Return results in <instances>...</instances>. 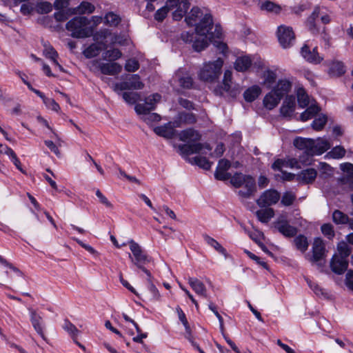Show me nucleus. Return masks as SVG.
Instances as JSON below:
<instances>
[{
	"instance_id": "nucleus-1",
	"label": "nucleus",
	"mask_w": 353,
	"mask_h": 353,
	"mask_svg": "<svg viewBox=\"0 0 353 353\" xmlns=\"http://www.w3.org/2000/svg\"><path fill=\"white\" fill-rule=\"evenodd\" d=\"M195 33L183 32L181 39L185 43H192V48L196 52L205 50L214 39H219L222 35V28L219 25H215L213 29V19L210 14H205L200 21L195 25Z\"/></svg>"
},
{
	"instance_id": "nucleus-2",
	"label": "nucleus",
	"mask_w": 353,
	"mask_h": 353,
	"mask_svg": "<svg viewBox=\"0 0 353 353\" xmlns=\"http://www.w3.org/2000/svg\"><path fill=\"white\" fill-rule=\"evenodd\" d=\"M90 21L85 17H74L65 24V28L70 32V36L77 39H84L92 35L94 28L89 26Z\"/></svg>"
},
{
	"instance_id": "nucleus-3",
	"label": "nucleus",
	"mask_w": 353,
	"mask_h": 353,
	"mask_svg": "<svg viewBox=\"0 0 353 353\" xmlns=\"http://www.w3.org/2000/svg\"><path fill=\"white\" fill-rule=\"evenodd\" d=\"M223 65V60L221 58L204 63L199 73L200 79L207 82H213L219 79Z\"/></svg>"
},
{
	"instance_id": "nucleus-4",
	"label": "nucleus",
	"mask_w": 353,
	"mask_h": 353,
	"mask_svg": "<svg viewBox=\"0 0 353 353\" xmlns=\"http://www.w3.org/2000/svg\"><path fill=\"white\" fill-rule=\"evenodd\" d=\"M128 244L132 254H129V258L131 259L132 263L141 270L146 275H149L150 271L144 265L150 261V257L145 253L139 244L134 240H130Z\"/></svg>"
},
{
	"instance_id": "nucleus-5",
	"label": "nucleus",
	"mask_w": 353,
	"mask_h": 353,
	"mask_svg": "<svg viewBox=\"0 0 353 353\" xmlns=\"http://www.w3.org/2000/svg\"><path fill=\"white\" fill-rule=\"evenodd\" d=\"M294 145L303 154L299 155V161L305 165H310L314 157V139L296 137L293 141Z\"/></svg>"
},
{
	"instance_id": "nucleus-6",
	"label": "nucleus",
	"mask_w": 353,
	"mask_h": 353,
	"mask_svg": "<svg viewBox=\"0 0 353 353\" xmlns=\"http://www.w3.org/2000/svg\"><path fill=\"white\" fill-rule=\"evenodd\" d=\"M312 255H306V259L312 263L322 266V261L326 257V248L323 240L319 237L314 239L312 245Z\"/></svg>"
},
{
	"instance_id": "nucleus-7",
	"label": "nucleus",
	"mask_w": 353,
	"mask_h": 353,
	"mask_svg": "<svg viewBox=\"0 0 353 353\" xmlns=\"http://www.w3.org/2000/svg\"><path fill=\"white\" fill-rule=\"evenodd\" d=\"M277 38L280 45L283 48L291 47L295 41V34L292 28L281 25L277 28Z\"/></svg>"
},
{
	"instance_id": "nucleus-8",
	"label": "nucleus",
	"mask_w": 353,
	"mask_h": 353,
	"mask_svg": "<svg viewBox=\"0 0 353 353\" xmlns=\"http://www.w3.org/2000/svg\"><path fill=\"white\" fill-rule=\"evenodd\" d=\"M166 3L170 9H176L172 13L173 19L175 21L181 20L190 6V0H167Z\"/></svg>"
},
{
	"instance_id": "nucleus-9",
	"label": "nucleus",
	"mask_w": 353,
	"mask_h": 353,
	"mask_svg": "<svg viewBox=\"0 0 353 353\" xmlns=\"http://www.w3.org/2000/svg\"><path fill=\"white\" fill-rule=\"evenodd\" d=\"M280 198L281 194L277 190L270 189L264 191L256 202L259 207L265 208L275 205Z\"/></svg>"
},
{
	"instance_id": "nucleus-10",
	"label": "nucleus",
	"mask_w": 353,
	"mask_h": 353,
	"mask_svg": "<svg viewBox=\"0 0 353 353\" xmlns=\"http://www.w3.org/2000/svg\"><path fill=\"white\" fill-rule=\"evenodd\" d=\"M161 95L156 93L148 97L143 103L136 104L134 110L138 114L143 115L155 109L157 102L161 100Z\"/></svg>"
},
{
	"instance_id": "nucleus-11",
	"label": "nucleus",
	"mask_w": 353,
	"mask_h": 353,
	"mask_svg": "<svg viewBox=\"0 0 353 353\" xmlns=\"http://www.w3.org/2000/svg\"><path fill=\"white\" fill-rule=\"evenodd\" d=\"M161 95L156 93L148 97L143 103L136 104L134 110L138 114L143 115L155 109L157 102L161 100Z\"/></svg>"
},
{
	"instance_id": "nucleus-12",
	"label": "nucleus",
	"mask_w": 353,
	"mask_h": 353,
	"mask_svg": "<svg viewBox=\"0 0 353 353\" xmlns=\"http://www.w3.org/2000/svg\"><path fill=\"white\" fill-rule=\"evenodd\" d=\"M220 88L233 98L236 97L241 92L240 86L237 84H233L232 73L229 70H225L224 72L223 85Z\"/></svg>"
},
{
	"instance_id": "nucleus-13",
	"label": "nucleus",
	"mask_w": 353,
	"mask_h": 353,
	"mask_svg": "<svg viewBox=\"0 0 353 353\" xmlns=\"http://www.w3.org/2000/svg\"><path fill=\"white\" fill-rule=\"evenodd\" d=\"M274 228L285 237H294L296 235L298 229L291 225L283 216L280 217L275 223Z\"/></svg>"
},
{
	"instance_id": "nucleus-14",
	"label": "nucleus",
	"mask_w": 353,
	"mask_h": 353,
	"mask_svg": "<svg viewBox=\"0 0 353 353\" xmlns=\"http://www.w3.org/2000/svg\"><path fill=\"white\" fill-rule=\"evenodd\" d=\"M242 186L243 189L236 192L237 195L241 200L252 197L257 190L256 181L251 175L246 177V180Z\"/></svg>"
},
{
	"instance_id": "nucleus-15",
	"label": "nucleus",
	"mask_w": 353,
	"mask_h": 353,
	"mask_svg": "<svg viewBox=\"0 0 353 353\" xmlns=\"http://www.w3.org/2000/svg\"><path fill=\"white\" fill-rule=\"evenodd\" d=\"M205 148L208 150H211L212 148L208 143L205 145L201 144L200 143H187L179 145V149L183 155H190L192 154H197L199 153L201 150Z\"/></svg>"
},
{
	"instance_id": "nucleus-16",
	"label": "nucleus",
	"mask_w": 353,
	"mask_h": 353,
	"mask_svg": "<svg viewBox=\"0 0 353 353\" xmlns=\"http://www.w3.org/2000/svg\"><path fill=\"white\" fill-rule=\"evenodd\" d=\"M296 99L293 95H287L280 108V113L284 117H291L294 112Z\"/></svg>"
},
{
	"instance_id": "nucleus-17",
	"label": "nucleus",
	"mask_w": 353,
	"mask_h": 353,
	"mask_svg": "<svg viewBox=\"0 0 353 353\" xmlns=\"http://www.w3.org/2000/svg\"><path fill=\"white\" fill-rule=\"evenodd\" d=\"M28 311L30 316V321L34 329L43 340H46V336L43 330V327L42 317L39 314H37L35 310L32 307H29Z\"/></svg>"
},
{
	"instance_id": "nucleus-18",
	"label": "nucleus",
	"mask_w": 353,
	"mask_h": 353,
	"mask_svg": "<svg viewBox=\"0 0 353 353\" xmlns=\"http://www.w3.org/2000/svg\"><path fill=\"white\" fill-rule=\"evenodd\" d=\"M102 74L106 75H117L122 70V66L116 62L101 63L96 61Z\"/></svg>"
},
{
	"instance_id": "nucleus-19",
	"label": "nucleus",
	"mask_w": 353,
	"mask_h": 353,
	"mask_svg": "<svg viewBox=\"0 0 353 353\" xmlns=\"http://www.w3.org/2000/svg\"><path fill=\"white\" fill-rule=\"evenodd\" d=\"M348 267V261L347 259L340 258L334 255L330 262V268L332 272L337 274H342L344 273Z\"/></svg>"
},
{
	"instance_id": "nucleus-20",
	"label": "nucleus",
	"mask_w": 353,
	"mask_h": 353,
	"mask_svg": "<svg viewBox=\"0 0 353 353\" xmlns=\"http://www.w3.org/2000/svg\"><path fill=\"white\" fill-rule=\"evenodd\" d=\"M301 53L303 57L310 63H319L323 60V58L319 56L316 48L311 51L307 45H304L301 48Z\"/></svg>"
},
{
	"instance_id": "nucleus-21",
	"label": "nucleus",
	"mask_w": 353,
	"mask_h": 353,
	"mask_svg": "<svg viewBox=\"0 0 353 353\" xmlns=\"http://www.w3.org/2000/svg\"><path fill=\"white\" fill-rule=\"evenodd\" d=\"M292 87V81L288 79H279L276 85L272 90L276 92V94L279 95L280 97H283L288 94L291 90Z\"/></svg>"
},
{
	"instance_id": "nucleus-22",
	"label": "nucleus",
	"mask_w": 353,
	"mask_h": 353,
	"mask_svg": "<svg viewBox=\"0 0 353 353\" xmlns=\"http://www.w3.org/2000/svg\"><path fill=\"white\" fill-rule=\"evenodd\" d=\"M317 176V172L314 168H307L301 171L296 175V179L304 184L312 183Z\"/></svg>"
},
{
	"instance_id": "nucleus-23",
	"label": "nucleus",
	"mask_w": 353,
	"mask_h": 353,
	"mask_svg": "<svg viewBox=\"0 0 353 353\" xmlns=\"http://www.w3.org/2000/svg\"><path fill=\"white\" fill-rule=\"evenodd\" d=\"M201 137L199 132L192 128L182 130L179 134V138L182 141L196 142L199 141Z\"/></svg>"
},
{
	"instance_id": "nucleus-24",
	"label": "nucleus",
	"mask_w": 353,
	"mask_h": 353,
	"mask_svg": "<svg viewBox=\"0 0 353 353\" xmlns=\"http://www.w3.org/2000/svg\"><path fill=\"white\" fill-rule=\"evenodd\" d=\"M188 283L196 294L205 299L208 298L207 290L202 281L196 278L189 277Z\"/></svg>"
},
{
	"instance_id": "nucleus-25",
	"label": "nucleus",
	"mask_w": 353,
	"mask_h": 353,
	"mask_svg": "<svg viewBox=\"0 0 353 353\" xmlns=\"http://www.w3.org/2000/svg\"><path fill=\"white\" fill-rule=\"evenodd\" d=\"M282 97H280L279 95L276 94V92L272 90L263 98V105L266 109L272 110L279 103Z\"/></svg>"
},
{
	"instance_id": "nucleus-26",
	"label": "nucleus",
	"mask_w": 353,
	"mask_h": 353,
	"mask_svg": "<svg viewBox=\"0 0 353 353\" xmlns=\"http://www.w3.org/2000/svg\"><path fill=\"white\" fill-rule=\"evenodd\" d=\"M111 35V32L108 29H102L95 33L93 32V40L99 45L103 47V50L108 48L107 41L105 40Z\"/></svg>"
},
{
	"instance_id": "nucleus-27",
	"label": "nucleus",
	"mask_w": 353,
	"mask_h": 353,
	"mask_svg": "<svg viewBox=\"0 0 353 353\" xmlns=\"http://www.w3.org/2000/svg\"><path fill=\"white\" fill-rule=\"evenodd\" d=\"M346 72L345 66L341 61H333L329 68L328 74L330 77H339Z\"/></svg>"
},
{
	"instance_id": "nucleus-28",
	"label": "nucleus",
	"mask_w": 353,
	"mask_h": 353,
	"mask_svg": "<svg viewBox=\"0 0 353 353\" xmlns=\"http://www.w3.org/2000/svg\"><path fill=\"white\" fill-rule=\"evenodd\" d=\"M154 132L159 136L165 139H172L175 135V130L170 127V123L157 126L154 128Z\"/></svg>"
},
{
	"instance_id": "nucleus-29",
	"label": "nucleus",
	"mask_w": 353,
	"mask_h": 353,
	"mask_svg": "<svg viewBox=\"0 0 353 353\" xmlns=\"http://www.w3.org/2000/svg\"><path fill=\"white\" fill-rule=\"evenodd\" d=\"M203 237L208 245L213 248L216 252L222 254L225 259L228 257L227 250L216 240L206 234H203Z\"/></svg>"
},
{
	"instance_id": "nucleus-30",
	"label": "nucleus",
	"mask_w": 353,
	"mask_h": 353,
	"mask_svg": "<svg viewBox=\"0 0 353 353\" xmlns=\"http://www.w3.org/2000/svg\"><path fill=\"white\" fill-rule=\"evenodd\" d=\"M321 15V10L319 7L314 8L311 15L308 17L307 21V26L309 30L313 34H316L319 33V30L316 24V19Z\"/></svg>"
},
{
	"instance_id": "nucleus-31",
	"label": "nucleus",
	"mask_w": 353,
	"mask_h": 353,
	"mask_svg": "<svg viewBox=\"0 0 353 353\" xmlns=\"http://www.w3.org/2000/svg\"><path fill=\"white\" fill-rule=\"evenodd\" d=\"M252 65V60L249 56L238 57L234 62V68L238 72H245Z\"/></svg>"
},
{
	"instance_id": "nucleus-32",
	"label": "nucleus",
	"mask_w": 353,
	"mask_h": 353,
	"mask_svg": "<svg viewBox=\"0 0 353 353\" xmlns=\"http://www.w3.org/2000/svg\"><path fill=\"white\" fill-rule=\"evenodd\" d=\"M203 14L198 7H193L188 15L185 17V21L190 26H195L199 19L203 17Z\"/></svg>"
},
{
	"instance_id": "nucleus-33",
	"label": "nucleus",
	"mask_w": 353,
	"mask_h": 353,
	"mask_svg": "<svg viewBox=\"0 0 353 353\" xmlns=\"http://www.w3.org/2000/svg\"><path fill=\"white\" fill-rule=\"evenodd\" d=\"M261 93V88L257 85H252V86L248 88L244 92L243 97H244V99L247 102L250 103V102L254 101L256 99H257Z\"/></svg>"
},
{
	"instance_id": "nucleus-34",
	"label": "nucleus",
	"mask_w": 353,
	"mask_h": 353,
	"mask_svg": "<svg viewBox=\"0 0 353 353\" xmlns=\"http://www.w3.org/2000/svg\"><path fill=\"white\" fill-rule=\"evenodd\" d=\"M330 148V144L327 140L318 139L314 140V156L321 155Z\"/></svg>"
},
{
	"instance_id": "nucleus-35",
	"label": "nucleus",
	"mask_w": 353,
	"mask_h": 353,
	"mask_svg": "<svg viewBox=\"0 0 353 353\" xmlns=\"http://www.w3.org/2000/svg\"><path fill=\"white\" fill-rule=\"evenodd\" d=\"M125 83L128 85V90H141L144 87V84L141 81L138 74L130 75L126 79Z\"/></svg>"
},
{
	"instance_id": "nucleus-36",
	"label": "nucleus",
	"mask_w": 353,
	"mask_h": 353,
	"mask_svg": "<svg viewBox=\"0 0 353 353\" xmlns=\"http://www.w3.org/2000/svg\"><path fill=\"white\" fill-rule=\"evenodd\" d=\"M147 276V282H148V289L150 291L151 294V300L153 301H160L161 299V294L158 290V289L156 288L153 283V276H152L150 272H149V275Z\"/></svg>"
},
{
	"instance_id": "nucleus-37",
	"label": "nucleus",
	"mask_w": 353,
	"mask_h": 353,
	"mask_svg": "<svg viewBox=\"0 0 353 353\" xmlns=\"http://www.w3.org/2000/svg\"><path fill=\"white\" fill-rule=\"evenodd\" d=\"M189 162L192 164H195L198 165L199 167L208 170L211 168V166L212 165V163L210 162L206 157H201L197 156L192 157L191 159H189Z\"/></svg>"
},
{
	"instance_id": "nucleus-38",
	"label": "nucleus",
	"mask_w": 353,
	"mask_h": 353,
	"mask_svg": "<svg viewBox=\"0 0 353 353\" xmlns=\"http://www.w3.org/2000/svg\"><path fill=\"white\" fill-rule=\"evenodd\" d=\"M293 242L296 248L303 253H304L308 248L309 243L307 238L303 234L296 236Z\"/></svg>"
},
{
	"instance_id": "nucleus-39",
	"label": "nucleus",
	"mask_w": 353,
	"mask_h": 353,
	"mask_svg": "<svg viewBox=\"0 0 353 353\" xmlns=\"http://www.w3.org/2000/svg\"><path fill=\"white\" fill-rule=\"evenodd\" d=\"M274 211L272 208H268L259 210L256 212V216L262 223H268L274 216Z\"/></svg>"
},
{
	"instance_id": "nucleus-40",
	"label": "nucleus",
	"mask_w": 353,
	"mask_h": 353,
	"mask_svg": "<svg viewBox=\"0 0 353 353\" xmlns=\"http://www.w3.org/2000/svg\"><path fill=\"white\" fill-rule=\"evenodd\" d=\"M102 49V46L94 43L86 48L83 50V54L86 58L91 59L99 55Z\"/></svg>"
},
{
	"instance_id": "nucleus-41",
	"label": "nucleus",
	"mask_w": 353,
	"mask_h": 353,
	"mask_svg": "<svg viewBox=\"0 0 353 353\" xmlns=\"http://www.w3.org/2000/svg\"><path fill=\"white\" fill-rule=\"evenodd\" d=\"M319 111L320 108L318 105L312 104L301 114V120L303 121H307L313 118Z\"/></svg>"
},
{
	"instance_id": "nucleus-42",
	"label": "nucleus",
	"mask_w": 353,
	"mask_h": 353,
	"mask_svg": "<svg viewBox=\"0 0 353 353\" xmlns=\"http://www.w3.org/2000/svg\"><path fill=\"white\" fill-rule=\"evenodd\" d=\"M95 10V7L90 2L82 1L79 6L74 8V13L83 14L85 13L91 14Z\"/></svg>"
},
{
	"instance_id": "nucleus-43",
	"label": "nucleus",
	"mask_w": 353,
	"mask_h": 353,
	"mask_svg": "<svg viewBox=\"0 0 353 353\" xmlns=\"http://www.w3.org/2000/svg\"><path fill=\"white\" fill-rule=\"evenodd\" d=\"M263 85L268 88H270L275 83L276 79V74L275 72L266 70L263 73Z\"/></svg>"
},
{
	"instance_id": "nucleus-44",
	"label": "nucleus",
	"mask_w": 353,
	"mask_h": 353,
	"mask_svg": "<svg viewBox=\"0 0 353 353\" xmlns=\"http://www.w3.org/2000/svg\"><path fill=\"white\" fill-rule=\"evenodd\" d=\"M250 175L243 174L241 172H236L233 176L231 175L230 183L236 188L242 187L243 183L246 180V177H249Z\"/></svg>"
},
{
	"instance_id": "nucleus-45",
	"label": "nucleus",
	"mask_w": 353,
	"mask_h": 353,
	"mask_svg": "<svg viewBox=\"0 0 353 353\" xmlns=\"http://www.w3.org/2000/svg\"><path fill=\"white\" fill-rule=\"evenodd\" d=\"M297 101L299 107L304 108L310 103V99L303 88H299L297 90Z\"/></svg>"
},
{
	"instance_id": "nucleus-46",
	"label": "nucleus",
	"mask_w": 353,
	"mask_h": 353,
	"mask_svg": "<svg viewBox=\"0 0 353 353\" xmlns=\"http://www.w3.org/2000/svg\"><path fill=\"white\" fill-rule=\"evenodd\" d=\"M332 220L336 224H346L349 223L350 219L347 214L336 210L332 213Z\"/></svg>"
},
{
	"instance_id": "nucleus-47",
	"label": "nucleus",
	"mask_w": 353,
	"mask_h": 353,
	"mask_svg": "<svg viewBox=\"0 0 353 353\" xmlns=\"http://www.w3.org/2000/svg\"><path fill=\"white\" fill-rule=\"evenodd\" d=\"M296 199V196L295 193L292 191H286L283 194L281 204L284 206H290L294 203Z\"/></svg>"
},
{
	"instance_id": "nucleus-48",
	"label": "nucleus",
	"mask_w": 353,
	"mask_h": 353,
	"mask_svg": "<svg viewBox=\"0 0 353 353\" xmlns=\"http://www.w3.org/2000/svg\"><path fill=\"white\" fill-rule=\"evenodd\" d=\"M122 56L121 52L117 48L106 50L103 53V59H108L110 61H116Z\"/></svg>"
},
{
	"instance_id": "nucleus-49",
	"label": "nucleus",
	"mask_w": 353,
	"mask_h": 353,
	"mask_svg": "<svg viewBox=\"0 0 353 353\" xmlns=\"http://www.w3.org/2000/svg\"><path fill=\"white\" fill-rule=\"evenodd\" d=\"M261 10H267L268 12H272L276 14H278L281 10V7L276 4L270 1H264L261 6Z\"/></svg>"
},
{
	"instance_id": "nucleus-50",
	"label": "nucleus",
	"mask_w": 353,
	"mask_h": 353,
	"mask_svg": "<svg viewBox=\"0 0 353 353\" xmlns=\"http://www.w3.org/2000/svg\"><path fill=\"white\" fill-rule=\"evenodd\" d=\"M183 124H194L196 122V115L192 112H183L179 114Z\"/></svg>"
},
{
	"instance_id": "nucleus-51",
	"label": "nucleus",
	"mask_w": 353,
	"mask_h": 353,
	"mask_svg": "<svg viewBox=\"0 0 353 353\" xmlns=\"http://www.w3.org/2000/svg\"><path fill=\"white\" fill-rule=\"evenodd\" d=\"M327 122V117L324 114L316 118L312 123V127L316 131L321 130Z\"/></svg>"
},
{
	"instance_id": "nucleus-52",
	"label": "nucleus",
	"mask_w": 353,
	"mask_h": 353,
	"mask_svg": "<svg viewBox=\"0 0 353 353\" xmlns=\"http://www.w3.org/2000/svg\"><path fill=\"white\" fill-rule=\"evenodd\" d=\"M63 328L71 335L72 339H74L79 332L76 326L68 319L64 321Z\"/></svg>"
},
{
	"instance_id": "nucleus-53",
	"label": "nucleus",
	"mask_w": 353,
	"mask_h": 353,
	"mask_svg": "<svg viewBox=\"0 0 353 353\" xmlns=\"http://www.w3.org/2000/svg\"><path fill=\"white\" fill-rule=\"evenodd\" d=\"M104 19L105 23L111 26H117L121 21L120 17L113 12L107 13Z\"/></svg>"
},
{
	"instance_id": "nucleus-54",
	"label": "nucleus",
	"mask_w": 353,
	"mask_h": 353,
	"mask_svg": "<svg viewBox=\"0 0 353 353\" xmlns=\"http://www.w3.org/2000/svg\"><path fill=\"white\" fill-rule=\"evenodd\" d=\"M170 8L166 4L160 9L157 10L154 14V19L159 22H161L167 17Z\"/></svg>"
},
{
	"instance_id": "nucleus-55",
	"label": "nucleus",
	"mask_w": 353,
	"mask_h": 353,
	"mask_svg": "<svg viewBox=\"0 0 353 353\" xmlns=\"http://www.w3.org/2000/svg\"><path fill=\"white\" fill-rule=\"evenodd\" d=\"M306 281L310 289L315 293V294L317 296H322L325 298L327 296V294L325 292L324 290L321 288L318 284L313 283L308 279H306Z\"/></svg>"
},
{
	"instance_id": "nucleus-56",
	"label": "nucleus",
	"mask_w": 353,
	"mask_h": 353,
	"mask_svg": "<svg viewBox=\"0 0 353 353\" xmlns=\"http://www.w3.org/2000/svg\"><path fill=\"white\" fill-rule=\"evenodd\" d=\"M338 251L339 254V256H338L345 259H347V257H348L351 253V249L344 242L340 243L338 245Z\"/></svg>"
},
{
	"instance_id": "nucleus-57",
	"label": "nucleus",
	"mask_w": 353,
	"mask_h": 353,
	"mask_svg": "<svg viewBox=\"0 0 353 353\" xmlns=\"http://www.w3.org/2000/svg\"><path fill=\"white\" fill-rule=\"evenodd\" d=\"M321 230L323 234L329 239H332L335 235L333 226L330 223H324L322 225Z\"/></svg>"
},
{
	"instance_id": "nucleus-58",
	"label": "nucleus",
	"mask_w": 353,
	"mask_h": 353,
	"mask_svg": "<svg viewBox=\"0 0 353 353\" xmlns=\"http://www.w3.org/2000/svg\"><path fill=\"white\" fill-rule=\"evenodd\" d=\"M141 119L147 123L151 124L153 122H158L161 120V116L157 113L148 112L143 114Z\"/></svg>"
},
{
	"instance_id": "nucleus-59",
	"label": "nucleus",
	"mask_w": 353,
	"mask_h": 353,
	"mask_svg": "<svg viewBox=\"0 0 353 353\" xmlns=\"http://www.w3.org/2000/svg\"><path fill=\"white\" fill-rule=\"evenodd\" d=\"M345 150L342 146H336L329 152L328 154L334 159H341L345 154Z\"/></svg>"
},
{
	"instance_id": "nucleus-60",
	"label": "nucleus",
	"mask_w": 353,
	"mask_h": 353,
	"mask_svg": "<svg viewBox=\"0 0 353 353\" xmlns=\"http://www.w3.org/2000/svg\"><path fill=\"white\" fill-rule=\"evenodd\" d=\"M123 98L125 102L130 104H134L139 99V94L137 92H125L122 94Z\"/></svg>"
},
{
	"instance_id": "nucleus-61",
	"label": "nucleus",
	"mask_w": 353,
	"mask_h": 353,
	"mask_svg": "<svg viewBox=\"0 0 353 353\" xmlns=\"http://www.w3.org/2000/svg\"><path fill=\"white\" fill-rule=\"evenodd\" d=\"M139 68V63L134 59H128L125 65V69L128 72H135Z\"/></svg>"
},
{
	"instance_id": "nucleus-62",
	"label": "nucleus",
	"mask_w": 353,
	"mask_h": 353,
	"mask_svg": "<svg viewBox=\"0 0 353 353\" xmlns=\"http://www.w3.org/2000/svg\"><path fill=\"white\" fill-rule=\"evenodd\" d=\"M43 103L49 109L53 111L58 112L60 110L59 105L52 98L45 97L43 100Z\"/></svg>"
},
{
	"instance_id": "nucleus-63",
	"label": "nucleus",
	"mask_w": 353,
	"mask_h": 353,
	"mask_svg": "<svg viewBox=\"0 0 353 353\" xmlns=\"http://www.w3.org/2000/svg\"><path fill=\"white\" fill-rule=\"evenodd\" d=\"M227 170L216 169L214 177L219 181H227L231 177V174L226 172Z\"/></svg>"
},
{
	"instance_id": "nucleus-64",
	"label": "nucleus",
	"mask_w": 353,
	"mask_h": 353,
	"mask_svg": "<svg viewBox=\"0 0 353 353\" xmlns=\"http://www.w3.org/2000/svg\"><path fill=\"white\" fill-rule=\"evenodd\" d=\"M179 85L183 88H190L193 83V80L188 75L183 76L179 79Z\"/></svg>"
}]
</instances>
